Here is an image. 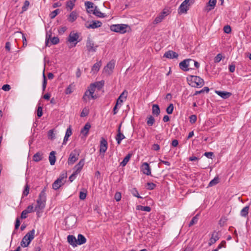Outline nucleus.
<instances>
[{
	"mask_svg": "<svg viewBox=\"0 0 251 251\" xmlns=\"http://www.w3.org/2000/svg\"><path fill=\"white\" fill-rule=\"evenodd\" d=\"M46 196L45 189H43L40 193L39 197L37 200V204L35 207V211L38 213L40 210L43 209L46 205Z\"/></svg>",
	"mask_w": 251,
	"mask_h": 251,
	"instance_id": "f257e3e1",
	"label": "nucleus"
},
{
	"mask_svg": "<svg viewBox=\"0 0 251 251\" xmlns=\"http://www.w3.org/2000/svg\"><path fill=\"white\" fill-rule=\"evenodd\" d=\"M35 234V230L34 229L27 232L23 237L21 242V246L22 247H27L31 241L34 239Z\"/></svg>",
	"mask_w": 251,
	"mask_h": 251,
	"instance_id": "f03ea898",
	"label": "nucleus"
},
{
	"mask_svg": "<svg viewBox=\"0 0 251 251\" xmlns=\"http://www.w3.org/2000/svg\"><path fill=\"white\" fill-rule=\"evenodd\" d=\"M67 177L66 172L62 173L59 177L53 183L52 188L55 190L58 189L65 184Z\"/></svg>",
	"mask_w": 251,
	"mask_h": 251,
	"instance_id": "7ed1b4c3",
	"label": "nucleus"
},
{
	"mask_svg": "<svg viewBox=\"0 0 251 251\" xmlns=\"http://www.w3.org/2000/svg\"><path fill=\"white\" fill-rule=\"evenodd\" d=\"M127 27L128 25L126 24L112 25L110 26V29L113 32L125 33L126 32Z\"/></svg>",
	"mask_w": 251,
	"mask_h": 251,
	"instance_id": "20e7f679",
	"label": "nucleus"
},
{
	"mask_svg": "<svg viewBox=\"0 0 251 251\" xmlns=\"http://www.w3.org/2000/svg\"><path fill=\"white\" fill-rule=\"evenodd\" d=\"M80 152L77 150H74L71 152L68 160L69 165H73L78 159Z\"/></svg>",
	"mask_w": 251,
	"mask_h": 251,
	"instance_id": "39448f33",
	"label": "nucleus"
},
{
	"mask_svg": "<svg viewBox=\"0 0 251 251\" xmlns=\"http://www.w3.org/2000/svg\"><path fill=\"white\" fill-rule=\"evenodd\" d=\"M204 84L203 80L199 76H192V85L195 87H201Z\"/></svg>",
	"mask_w": 251,
	"mask_h": 251,
	"instance_id": "423d86ee",
	"label": "nucleus"
},
{
	"mask_svg": "<svg viewBox=\"0 0 251 251\" xmlns=\"http://www.w3.org/2000/svg\"><path fill=\"white\" fill-rule=\"evenodd\" d=\"M169 14V11L167 9H164L163 11L157 16L154 21L153 22V24H157L162 22L164 18Z\"/></svg>",
	"mask_w": 251,
	"mask_h": 251,
	"instance_id": "0eeeda50",
	"label": "nucleus"
},
{
	"mask_svg": "<svg viewBox=\"0 0 251 251\" xmlns=\"http://www.w3.org/2000/svg\"><path fill=\"white\" fill-rule=\"evenodd\" d=\"M79 37V35L77 32H75L74 31L71 32L69 36L68 37V41L70 43H74L76 42L75 45L77 43V42H79L78 38Z\"/></svg>",
	"mask_w": 251,
	"mask_h": 251,
	"instance_id": "6e6552de",
	"label": "nucleus"
},
{
	"mask_svg": "<svg viewBox=\"0 0 251 251\" xmlns=\"http://www.w3.org/2000/svg\"><path fill=\"white\" fill-rule=\"evenodd\" d=\"M141 170L144 174L148 176L151 175V169L149 164L147 162L143 163L141 167Z\"/></svg>",
	"mask_w": 251,
	"mask_h": 251,
	"instance_id": "1a4fd4ad",
	"label": "nucleus"
},
{
	"mask_svg": "<svg viewBox=\"0 0 251 251\" xmlns=\"http://www.w3.org/2000/svg\"><path fill=\"white\" fill-rule=\"evenodd\" d=\"M101 25H102V23L100 21H92V22L88 25L87 24H86L85 26L87 28L95 29V28L100 27L101 26Z\"/></svg>",
	"mask_w": 251,
	"mask_h": 251,
	"instance_id": "9d476101",
	"label": "nucleus"
},
{
	"mask_svg": "<svg viewBox=\"0 0 251 251\" xmlns=\"http://www.w3.org/2000/svg\"><path fill=\"white\" fill-rule=\"evenodd\" d=\"M97 98V96L96 95H93L90 93L88 90H87L84 95L83 96L82 99L84 101H87V100L91 99H96Z\"/></svg>",
	"mask_w": 251,
	"mask_h": 251,
	"instance_id": "9b49d317",
	"label": "nucleus"
},
{
	"mask_svg": "<svg viewBox=\"0 0 251 251\" xmlns=\"http://www.w3.org/2000/svg\"><path fill=\"white\" fill-rule=\"evenodd\" d=\"M107 149V142L103 138H102L100 143V152L104 153L106 151Z\"/></svg>",
	"mask_w": 251,
	"mask_h": 251,
	"instance_id": "f8f14e48",
	"label": "nucleus"
},
{
	"mask_svg": "<svg viewBox=\"0 0 251 251\" xmlns=\"http://www.w3.org/2000/svg\"><path fill=\"white\" fill-rule=\"evenodd\" d=\"M178 56V54L173 50L166 51L164 54V57L169 59L176 58Z\"/></svg>",
	"mask_w": 251,
	"mask_h": 251,
	"instance_id": "ddd939ff",
	"label": "nucleus"
},
{
	"mask_svg": "<svg viewBox=\"0 0 251 251\" xmlns=\"http://www.w3.org/2000/svg\"><path fill=\"white\" fill-rule=\"evenodd\" d=\"M86 47L89 51L94 52L96 51V48L98 46H95L94 43L92 41L88 40L87 41Z\"/></svg>",
	"mask_w": 251,
	"mask_h": 251,
	"instance_id": "4468645a",
	"label": "nucleus"
},
{
	"mask_svg": "<svg viewBox=\"0 0 251 251\" xmlns=\"http://www.w3.org/2000/svg\"><path fill=\"white\" fill-rule=\"evenodd\" d=\"M84 162L85 159H81L79 162L75 165L74 169L75 170V172L78 174L81 171L84 165Z\"/></svg>",
	"mask_w": 251,
	"mask_h": 251,
	"instance_id": "2eb2a0df",
	"label": "nucleus"
},
{
	"mask_svg": "<svg viewBox=\"0 0 251 251\" xmlns=\"http://www.w3.org/2000/svg\"><path fill=\"white\" fill-rule=\"evenodd\" d=\"M127 96V92L126 90L124 91L117 100V105L121 104L124 101L123 99L126 100Z\"/></svg>",
	"mask_w": 251,
	"mask_h": 251,
	"instance_id": "dca6fc26",
	"label": "nucleus"
},
{
	"mask_svg": "<svg viewBox=\"0 0 251 251\" xmlns=\"http://www.w3.org/2000/svg\"><path fill=\"white\" fill-rule=\"evenodd\" d=\"M217 0H209L207 3L205 10L209 12L213 9L215 6Z\"/></svg>",
	"mask_w": 251,
	"mask_h": 251,
	"instance_id": "f3484780",
	"label": "nucleus"
},
{
	"mask_svg": "<svg viewBox=\"0 0 251 251\" xmlns=\"http://www.w3.org/2000/svg\"><path fill=\"white\" fill-rule=\"evenodd\" d=\"M219 239V237L218 233L217 232L214 231L212 233V236L210 239V241L208 243L209 246H211L212 244H214Z\"/></svg>",
	"mask_w": 251,
	"mask_h": 251,
	"instance_id": "a211bd4d",
	"label": "nucleus"
},
{
	"mask_svg": "<svg viewBox=\"0 0 251 251\" xmlns=\"http://www.w3.org/2000/svg\"><path fill=\"white\" fill-rule=\"evenodd\" d=\"M78 17L76 11H72L67 18L68 21L70 23H73L76 20Z\"/></svg>",
	"mask_w": 251,
	"mask_h": 251,
	"instance_id": "6ab92c4d",
	"label": "nucleus"
},
{
	"mask_svg": "<svg viewBox=\"0 0 251 251\" xmlns=\"http://www.w3.org/2000/svg\"><path fill=\"white\" fill-rule=\"evenodd\" d=\"M67 240L68 243L72 245L73 247L76 246L77 243V240L75 238V237L72 235H70L67 237Z\"/></svg>",
	"mask_w": 251,
	"mask_h": 251,
	"instance_id": "aec40b11",
	"label": "nucleus"
},
{
	"mask_svg": "<svg viewBox=\"0 0 251 251\" xmlns=\"http://www.w3.org/2000/svg\"><path fill=\"white\" fill-rule=\"evenodd\" d=\"M188 9L189 6L182 2L178 8V12L179 14L186 13Z\"/></svg>",
	"mask_w": 251,
	"mask_h": 251,
	"instance_id": "412c9836",
	"label": "nucleus"
},
{
	"mask_svg": "<svg viewBox=\"0 0 251 251\" xmlns=\"http://www.w3.org/2000/svg\"><path fill=\"white\" fill-rule=\"evenodd\" d=\"M91 128V125L89 123H87L83 128L81 130V133L84 136H86L89 131L90 128Z\"/></svg>",
	"mask_w": 251,
	"mask_h": 251,
	"instance_id": "4be33fe9",
	"label": "nucleus"
},
{
	"mask_svg": "<svg viewBox=\"0 0 251 251\" xmlns=\"http://www.w3.org/2000/svg\"><path fill=\"white\" fill-rule=\"evenodd\" d=\"M216 93L219 96H220L222 98L225 99L229 98L231 95V94L230 93L225 91H216Z\"/></svg>",
	"mask_w": 251,
	"mask_h": 251,
	"instance_id": "5701e85b",
	"label": "nucleus"
},
{
	"mask_svg": "<svg viewBox=\"0 0 251 251\" xmlns=\"http://www.w3.org/2000/svg\"><path fill=\"white\" fill-rule=\"evenodd\" d=\"M72 134V130L71 128V127L70 126L69 128H67L65 137L64 138L63 142L62 144L65 145L66 144L67 141L68 140V138Z\"/></svg>",
	"mask_w": 251,
	"mask_h": 251,
	"instance_id": "b1692460",
	"label": "nucleus"
},
{
	"mask_svg": "<svg viewBox=\"0 0 251 251\" xmlns=\"http://www.w3.org/2000/svg\"><path fill=\"white\" fill-rule=\"evenodd\" d=\"M43 158V153L41 152L36 153L33 156V160L35 162H39L42 160Z\"/></svg>",
	"mask_w": 251,
	"mask_h": 251,
	"instance_id": "393cba45",
	"label": "nucleus"
},
{
	"mask_svg": "<svg viewBox=\"0 0 251 251\" xmlns=\"http://www.w3.org/2000/svg\"><path fill=\"white\" fill-rule=\"evenodd\" d=\"M249 208V205H247L244 207L240 211V216L243 217H246L248 215Z\"/></svg>",
	"mask_w": 251,
	"mask_h": 251,
	"instance_id": "a878e982",
	"label": "nucleus"
},
{
	"mask_svg": "<svg viewBox=\"0 0 251 251\" xmlns=\"http://www.w3.org/2000/svg\"><path fill=\"white\" fill-rule=\"evenodd\" d=\"M55 151H52L50 152L49 155V161L51 165H53L56 161V157L55 156Z\"/></svg>",
	"mask_w": 251,
	"mask_h": 251,
	"instance_id": "bb28decb",
	"label": "nucleus"
},
{
	"mask_svg": "<svg viewBox=\"0 0 251 251\" xmlns=\"http://www.w3.org/2000/svg\"><path fill=\"white\" fill-rule=\"evenodd\" d=\"M92 84L94 85L96 89H97L98 90H100L104 85V81L101 80L100 81H97Z\"/></svg>",
	"mask_w": 251,
	"mask_h": 251,
	"instance_id": "cd10ccee",
	"label": "nucleus"
},
{
	"mask_svg": "<svg viewBox=\"0 0 251 251\" xmlns=\"http://www.w3.org/2000/svg\"><path fill=\"white\" fill-rule=\"evenodd\" d=\"M77 243L78 245H82L86 242V239L82 234H78L77 236Z\"/></svg>",
	"mask_w": 251,
	"mask_h": 251,
	"instance_id": "c85d7f7f",
	"label": "nucleus"
},
{
	"mask_svg": "<svg viewBox=\"0 0 251 251\" xmlns=\"http://www.w3.org/2000/svg\"><path fill=\"white\" fill-rule=\"evenodd\" d=\"M152 113L153 115L157 116L160 113L159 106L157 104H153L152 107Z\"/></svg>",
	"mask_w": 251,
	"mask_h": 251,
	"instance_id": "c756f323",
	"label": "nucleus"
},
{
	"mask_svg": "<svg viewBox=\"0 0 251 251\" xmlns=\"http://www.w3.org/2000/svg\"><path fill=\"white\" fill-rule=\"evenodd\" d=\"M131 154L128 153L127 154L125 157L124 158L123 160L121 162L120 165L124 167L125 166L127 162L129 161L130 158H131Z\"/></svg>",
	"mask_w": 251,
	"mask_h": 251,
	"instance_id": "7c9ffc66",
	"label": "nucleus"
},
{
	"mask_svg": "<svg viewBox=\"0 0 251 251\" xmlns=\"http://www.w3.org/2000/svg\"><path fill=\"white\" fill-rule=\"evenodd\" d=\"M180 68L184 71H189L194 68L189 67V64H179Z\"/></svg>",
	"mask_w": 251,
	"mask_h": 251,
	"instance_id": "2f4dec72",
	"label": "nucleus"
},
{
	"mask_svg": "<svg viewBox=\"0 0 251 251\" xmlns=\"http://www.w3.org/2000/svg\"><path fill=\"white\" fill-rule=\"evenodd\" d=\"M125 138V136L122 132L117 133V134L116 136V140L118 145H120L122 140Z\"/></svg>",
	"mask_w": 251,
	"mask_h": 251,
	"instance_id": "473e14b6",
	"label": "nucleus"
},
{
	"mask_svg": "<svg viewBox=\"0 0 251 251\" xmlns=\"http://www.w3.org/2000/svg\"><path fill=\"white\" fill-rule=\"evenodd\" d=\"M93 14L100 18H103L105 17L104 14L101 13L99 10L97 9V7H95V9L93 12Z\"/></svg>",
	"mask_w": 251,
	"mask_h": 251,
	"instance_id": "72a5a7b5",
	"label": "nucleus"
},
{
	"mask_svg": "<svg viewBox=\"0 0 251 251\" xmlns=\"http://www.w3.org/2000/svg\"><path fill=\"white\" fill-rule=\"evenodd\" d=\"M137 209L143 211L150 212L151 210V208L148 206H143L142 205H138L137 206Z\"/></svg>",
	"mask_w": 251,
	"mask_h": 251,
	"instance_id": "f704fd0d",
	"label": "nucleus"
},
{
	"mask_svg": "<svg viewBox=\"0 0 251 251\" xmlns=\"http://www.w3.org/2000/svg\"><path fill=\"white\" fill-rule=\"evenodd\" d=\"M75 0H69L66 3V7L69 8L70 10L73 9L75 5Z\"/></svg>",
	"mask_w": 251,
	"mask_h": 251,
	"instance_id": "c9c22d12",
	"label": "nucleus"
},
{
	"mask_svg": "<svg viewBox=\"0 0 251 251\" xmlns=\"http://www.w3.org/2000/svg\"><path fill=\"white\" fill-rule=\"evenodd\" d=\"M87 196V190L86 189H83L82 191L79 192V198L81 200H84Z\"/></svg>",
	"mask_w": 251,
	"mask_h": 251,
	"instance_id": "e433bc0d",
	"label": "nucleus"
},
{
	"mask_svg": "<svg viewBox=\"0 0 251 251\" xmlns=\"http://www.w3.org/2000/svg\"><path fill=\"white\" fill-rule=\"evenodd\" d=\"M100 68V64H94V65L93 66V67L92 68L91 71L94 74H95L99 71Z\"/></svg>",
	"mask_w": 251,
	"mask_h": 251,
	"instance_id": "4c0bfd02",
	"label": "nucleus"
},
{
	"mask_svg": "<svg viewBox=\"0 0 251 251\" xmlns=\"http://www.w3.org/2000/svg\"><path fill=\"white\" fill-rule=\"evenodd\" d=\"M155 122L154 118L152 116H150L148 118L147 123L148 126H152Z\"/></svg>",
	"mask_w": 251,
	"mask_h": 251,
	"instance_id": "58836bf2",
	"label": "nucleus"
},
{
	"mask_svg": "<svg viewBox=\"0 0 251 251\" xmlns=\"http://www.w3.org/2000/svg\"><path fill=\"white\" fill-rule=\"evenodd\" d=\"M198 215H196L195 216L193 217L191 221L190 222L189 224V226H191L193 225L196 224L198 222Z\"/></svg>",
	"mask_w": 251,
	"mask_h": 251,
	"instance_id": "ea45409f",
	"label": "nucleus"
},
{
	"mask_svg": "<svg viewBox=\"0 0 251 251\" xmlns=\"http://www.w3.org/2000/svg\"><path fill=\"white\" fill-rule=\"evenodd\" d=\"M209 91V89L207 87H204L200 91H196L194 95H197L198 94L203 93L204 92L208 93Z\"/></svg>",
	"mask_w": 251,
	"mask_h": 251,
	"instance_id": "a19ab883",
	"label": "nucleus"
},
{
	"mask_svg": "<svg viewBox=\"0 0 251 251\" xmlns=\"http://www.w3.org/2000/svg\"><path fill=\"white\" fill-rule=\"evenodd\" d=\"M219 182V178L218 177H215L213 179L210 181L209 182L208 186H213L218 184Z\"/></svg>",
	"mask_w": 251,
	"mask_h": 251,
	"instance_id": "79ce46f5",
	"label": "nucleus"
},
{
	"mask_svg": "<svg viewBox=\"0 0 251 251\" xmlns=\"http://www.w3.org/2000/svg\"><path fill=\"white\" fill-rule=\"evenodd\" d=\"M174 110V105L172 103L169 104V105L166 108V112L168 114H171L173 113Z\"/></svg>",
	"mask_w": 251,
	"mask_h": 251,
	"instance_id": "37998d69",
	"label": "nucleus"
},
{
	"mask_svg": "<svg viewBox=\"0 0 251 251\" xmlns=\"http://www.w3.org/2000/svg\"><path fill=\"white\" fill-rule=\"evenodd\" d=\"M49 139L53 140L55 138V134L52 129L50 130L48 132Z\"/></svg>",
	"mask_w": 251,
	"mask_h": 251,
	"instance_id": "c03bdc74",
	"label": "nucleus"
},
{
	"mask_svg": "<svg viewBox=\"0 0 251 251\" xmlns=\"http://www.w3.org/2000/svg\"><path fill=\"white\" fill-rule=\"evenodd\" d=\"M59 9H56V10H54L53 11H52L50 14V18L52 19H54L56 16V15L59 13Z\"/></svg>",
	"mask_w": 251,
	"mask_h": 251,
	"instance_id": "a18cd8bd",
	"label": "nucleus"
},
{
	"mask_svg": "<svg viewBox=\"0 0 251 251\" xmlns=\"http://www.w3.org/2000/svg\"><path fill=\"white\" fill-rule=\"evenodd\" d=\"M73 86L72 84H70L66 88L65 90V93L67 95L71 94L73 92Z\"/></svg>",
	"mask_w": 251,
	"mask_h": 251,
	"instance_id": "49530a36",
	"label": "nucleus"
},
{
	"mask_svg": "<svg viewBox=\"0 0 251 251\" xmlns=\"http://www.w3.org/2000/svg\"><path fill=\"white\" fill-rule=\"evenodd\" d=\"M132 194L134 196L138 198H142L139 194L136 188H133L131 190Z\"/></svg>",
	"mask_w": 251,
	"mask_h": 251,
	"instance_id": "de8ad7c7",
	"label": "nucleus"
},
{
	"mask_svg": "<svg viewBox=\"0 0 251 251\" xmlns=\"http://www.w3.org/2000/svg\"><path fill=\"white\" fill-rule=\"evenodd\" d=\"M51 44L56 45L59 43V39L57 37H53L50 39Z\"/></svg>",
	"mask_w": 251,
	"mask_h": 251,
	"instance_id": "09e8293b",
	"label": "nucleus"
},
{
	"mask_svg": "<svg viewBox=\"0 0 251 251\" xmlns=\"http://www.w3.org/2000/svg\"><path fill=\"white\" fill-rule=\"evenodd\" d=\"M96 89L94 87V85L92 83H91L88 87L87 90H88L90 93L94 95V93Z\"/></svg>",
	"mask_w": 251,
	"mask_h": 251,
	"instance_id": "8fccbe9b",
	"label": "nucleus"
},
{
	"mask_svg": "<svg viewBox=\"0 0 251 251\" xmlns=\"http://www.w3.org/2000/svg\"><path fill=\"white\" fill-rule=\"evenodd\" d=\"M47 86V79L44 74V71H43V90L45 91Z\"/></svg>",
	"mask_w": 251,
	"mask_h": 251,
	"instance_id": "3c124183",
	"label": "nucleus"
},
{
	"mask_svg": "<svg viewBox=\"0 0 251 251\" xmlns=\"http://www.w3.org/2000/svg\"><path fill=\"white\" fill-rule=\"evenodd\" d=\"M223 56L221 53H219L217 55V56L214 58V62L215 63L219 62L222 59Z\"/></svg>",
	"mask_w": 251,
	"mask_h": 251,
	"instance_id": "603ef678",
	"label": "nucleus"
},
{
	"mask_svg": "<svg viewBox=\"0 0 251 251\" xmlns=\"http://www.w3.org/2000/svg\"><path fill=\"white\" fill-rule=\"evenodd\" d=\"M189 119H190V122L191 124H194L196 122L197 118L196 115H192L190 116Z\"/></svg>",
	"mask_w": 251,
	"mask_h": 251,
	"instance_id": "864d4df0",
	"label": "nucleus"
},
{
	"mask_svg": "<svg viewBox=\"0 0 251 251\" xmlns=\"http://www.w3.org/2000/svg\"><path fill=\"white\" fill-rule=\"evenodd\" d=\"M78 174L75 171L70 176L69 179L70 182H73L74 180L76 178V175Z\"/></svg>",
	"mask_w": 251,
	"mask_h": 251,
	"instance_id": "5fc2aeb1",
	"label": "nucleus"
},
{
	"mask_svg": "<svg viewBox=\"0 0 251 251\" xmlns=\"http://www.w3.org/2000/svg\"><path fill=\"white\" fill-rule=\"evenodd\" d=\"M194 1L195 0H185L182 2V3L189 7L191 4H192L194 2Z\"/></svg>",
	"mask_w": 251,
	"mask_h": 251,
	"instance_id": "6e6d98bb",
	"label": "nucleus"
},
{
	"mask_svg": "<svg viewBox=\"0 0 251 251\" xmlns=\"http://www.w3.org/2000/svg\"><path fill=\"white\" fill-rule=\"evenodd\" d=\"M88 114V110L86 108H84L81 112L80 116L81 117H86V116H87Z\"/></svg>",
	"mask_w": 251,
	"mask_h": 251,
	"instance_id": "4d7b16f0",
	"label": "nucleus"
},
{
	"mask_svg": "<svg viewBox=\"0 0 251 251\" xmlns=\"http://www.w3.org/2000/svg\"><path fill=\"white\" fill-rule=\"evenodd\" d=\"M147 189L149 190H152L156 186V185L152 182H148L147 183Z\"/></svg>",
	"mask_w": 251,
	"mask_h": 251,
	"instance_id": "13d9d810",
	"label": "nucleus"
},
{
	"mask_svg": "<svg viewBox=\"0 0 251 251\" xmlns=\"http://www.w3.org/2000/svg\"><path fill=\"white\" fill-rule=\"evenodd\" d=\"M114 198L117 201H119L121 199V194L120 192H116L114 196Z\"/></svg>",
	"mask_w": 251,
	"mask_h": 251,
	"instance_id": "bf43d9fd",
	"label": "nucleus"
},
{
	"mask_svg": "<svg viewBox=\"0 0 251 251\" xmlns=\"http://www.w3.org/2000/svg\"><path fill=\"white\" fill-rule=\"evenodd\" d=\"M224 32L226 33H229L231 32V29L229 25H226L224 27Z\"/></svg>",
	"mask_w": 251,
	"mask_h": 251,
	"instance_id": "052dcab7",
	"label": "nucleus"
},
{
	"mask_svg": "<svg viewBox=\"0 0 251 251\" xmlns=\"http://www.w3.org/2000/svg\"><path fill=\"white\" fill-rule=\"evenodd\" d=\"M29 2L27 0H25L24 6L22 7L23 11H25L27 10L28 6H29Z\"/></svg>",
	"mask_w": 251,
	"mask_h": 251,
	"instance_id": "680f3d73",
	"label": "nucleus"
},
{
	"mask_svg": "<svg viewBox=\"0 0 251 251\" xmlns=\"http://www.w3.org/2000/svg\"><path fill=\"white\" fill-rule=\"evenodd\" d=\"M37 114L38 117H41L43 115L42 107L39 106L37 109Z\"/></svg>",
	"mask_w": 251,
	"mask_h": 251,
	"instance_id": "e2e57ef3",
	"label": "nucleus"
},
{
	"mask_svg": "<svg viewBox=\"0 0 251 251\" xmlns=\"http://www.w3.org/2000/svg\"><path fill=\"white\" fill-rule=\"evenodd\" d=\"M29 188L27 185H26L24 191H23V195L27 196L29 194Z\"/></svg>",
	"mask_w": 251,
	"mask_h": 251,
	"instance_id": "0e129e2a",
	"label": "nucleus"
},
{
	"mask_svg": "<svg viewBox=\"0 0 251 251\" xmlns=\"http://www.w3.org/2000/svg\"><path fill=\"white\" fill-rule=\"evenodd\" d=\"M93 3L90 1H86L85 2V5L87 8H91L93 7Z\"/></svg>",
	"mask_w": 251,
	"mask_h": 251,
	"instance_id": "69168bd1",
	"label": "nucleus"
},
{
	"mask_svg": "<svg viewBox=\"0 0 251 251\" xmlns=\"http://www.w3.org/2000/svg\"><path fill=\"white\" fill-rule=\"evenodd\" d=\"M25 210H26V211L28 213L32 212H33L35 210V209L34 210V207H33V206L32 205H29L27 207V208L26 209H25Z\"/></svg>",
	"mask_w": 251,
	"mask_h": 251,
	"instance_id": "338daca9",
	"label": "nucleus"
},
{
	"mask_svg": "<svg viewBox=\"0 0 251 251\" xmlns=\"http://www.w3.org/2000/svg\"><path fill=\"white\" fill-rule=\"evenodd\" d=\"M66 30H67V27L66 26L60 27L58 29V32L59 34H62L64 33L66 31Z\"/></svg>",
	"mask_w": 251,
	"mask_h": 251,
	"instance_id": "774afa93",
	"label": "nucleus"
}]
</instances>
